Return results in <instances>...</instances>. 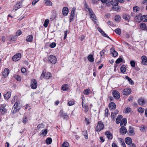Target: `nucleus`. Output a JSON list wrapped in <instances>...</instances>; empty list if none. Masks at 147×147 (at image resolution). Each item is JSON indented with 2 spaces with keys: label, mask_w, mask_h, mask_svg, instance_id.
<instances>
[{
  "label": "nucleus",
  "mask_w": 147,
  "mask_h": 147,
  "mask_svg": "<svg viewBox=\"0 0 147 147\" xmlns=\"http://www.w3.org/2000/svg\"><path fill=\"white\" fill-rule=\"evenodd\" d=\"M22 105L19 101H16L14 104L11 110V112L15 113L21 108Z\"/></svg>",
  "instance_id": "obj_1"
},
{
  "label": "nucleus",
  "mask_w": 147,
  "mask_h": 147,
  "mask_svg": "<svg viewBox=\"0 0 147 147\" xmlns=\"http://www.w3.org/2000/svg\"><path fill=\"white\" fill-rule=\"evenodd\" d=\"M86 8L88 9L89 12V13L90 16V18L95 23H96V20L97 19H96L95 15L94 14L92 10L91 9L89 8L88 7H87Z\"/></svg>",
  "instance_id": "obj_2"
},
{
  "label": "nucleus",
  "mask_w": 147,
  "mask_h": 147,
  "mask_svg": "<svg viewBox=\"0 0 147 147\" xmlns=\"http://www.w3.org/2000/svg\"><path fill=\"white\" fill-rule=\"evenodd\" d=\"M47 59V61L53 64H55L57 61V59L54 55H50L48 57Z\"/></svg>",
  "instance_id": "obj_3"
},
{
  "label": "nucleus",
  "mask_w": 147,
  "mask_h": 147,
  "mask_svg": "<svg viewBox=\"0 0 147 147\" xmlns=\"http://www.w3.org/2000/svg\"><path fill=\"white\" fill-rule=\"evenodd\" d=\"M104 127V126L103 123L101 121H99L96 127V130L97 131H100L102 130Z\"/></svg>",
  "instance_id": "obj_4"
},
{
  "label": "nucleus",
  "mask_w": 147,
  "mask_h": 147,
  "mask_svg": "<svg viewBox=\"0 0 147 147\" xmlns=\"http://www.w3.org/2000/svg\"><path fill=\"white\" fill-rule=\"evenodd\" d=\"M51 76V74L50 73L47 72L45 74L43 71L40 76V78L41 79L44 78L45 79H49Z\"/></svg>",
  "instance_id": "obj_5"
},
{
  "label": "nucleus",
  "mask_w": 147,
  "mask_h": 147,
  "mask_svg": "<svg viewBox=\"0 0 147 147\" xmlns=\"http://www.w3.org/2000/svg\"><path fill=\"white\" fill-rule=\"evenodd\" d=\"M30 86L31 88L33 89H35L37 88V82L36 80L33 79L32 80Z\"/></svg>",
  "instance_id": "obj_6"
},
{
  "label": "nucleus",
  "mask_w": 147,
  "mask_h": 147,
  "mask_svg": "<svg viewBox=\"0 0 147 147\" xmlns=\"http://www.w3.org/2000/svg\"><path fill=\"white\" fill-rule=\"evenodd\" d=\"M22 1H20L17 3L13 7V9L15 11H16L18 9L22 7Z\"/></svg>",
  "instance_id": "obj_7"
},
{
  "label": "nucleus",
  "mask_w": 147,
  "mask_h": 147,
  "mask_svg": "<svg viewBox=\"0 0 147 147\" xmlns=\"http://www.w3.org/2000/svg\"><path fill=\"white\" fill-rule=\"evenodd\" d=\"M21 57V55L20 53H18L14 55L12 59L13 61H16L20 60Z\"/></svg>",
  "instance_id": "obj_8"
},
{
  "label": "nucleus",
  "mask_w": 147,
  "mask_h": 147,
  "mask_svg": "<svg viewBox=\"0 0 147 147\" xmlns=\"http://www.w3.org/2000/svg\"><path fill=\"white\" fill-rule=\"evenodd\" d=\"M97 30L102 35L106 37H107L109 38L110 40L113 41L112 39H111L110 37H109L104 32V31L101 29L100 28L98 27L97 28Z\"/></svg>",
  "instance_id": "obj_9"
},
{
  "label": "nucleus",
  "mask_w": 147,
  "mask_h": 147,
  "mask_svg": "<svg viewBox=\"0 0 147 147\" xmlns=\"http://www.w3.org/2000/svg\"><path fill=\"white\" fill-rule=\"evenodd\" d=\"M113 97L116 99H118L120 97V94L117 90H114L112 92Z\"/></svg>",
  "instance_id": "obj_10"
},
{
  "label": "nucleus",
  "mask_w": 147,
  "mask_h": 147,
  "mask_svg": "<svg viewBox=\"0 0 147 147\" xmlns=\"http://www.w3.org/2000/svg\"><path fill=\"white\" fill-rule=\"evenodd\" d=\"M75 9L74 8H73L72 9L71 13V14L70 16L69 17V20L70 22H71V21H72L75 18Z\"/></svg>",
  "instance_id": "obj_11"
},
{
  "label": "nucleus",
  "mask_w": 147,
  "mask_h": 147,
  "mask_svg": "<svg viewBox=\"0 0 147 147\" xmlns=\"http://www.w3.org/2000/svg\"><path fill=\"white\" fill-rule=\"evenodd\" d=\"M9 71L8 68H5L3 72H2V76L3 77L5 78L8 75Z\"/></svg>",
  "instance_id": "obj_12"
},
{
  "label": "nucleus",
  "mask_w": 147,
  "mask_h": 147,
  "mask_svg": "<svg viewBox=\"0 0 147 147\" xmlns=\"http://www.w3.org/2000/svg\"><path fill=\"white\" fill-rule=\"evenodd\" d=\"M60 113V114H61V116L63 117L64 119L67 120L69 119V115L65 113H63V110H61Z\"/></svg>",
  "instance_id": "obj_13"
},
{
  "label": "nucleus",
  "mask_w": 147,
  "mask_h": 147,
  "mask_svg": "<svg viewBox=\"0 0 147 147\" xmlns=\"http://www.w3.org/2000/svg\"><path fill=\"white\" fill-rule=\"evenodd\" d=\"M142 60V64L144 65H147V57L145 55H143L141 57Z\"/></svg>",
  "instance_id": "obj_14"
},
{
  "label": "nucleus",
  "mask_w": 147,
  "mask_h": 147,
  "mask_svg": "<svg viewBox=\"0 0 147 147\" xmlns=\"http://www.w3.org/2000/svg\"><path fill=\"white\" fill-rule=\"evenodd\" d=\"M131 92V89L130 88H127L123 90V93L124 95H127L129 94Z\"/></svg>",
  "instance_id": "obj_15"
},
{
  "label": "nucleus",
  "mask_w": 147,
  "mask_h": 147,
  "mask_svg": "<svg viewBox=\"0 0 147 147\" xmlns=\"http://www.w3.org/2000/svg\"><path fill=\"white\" fill-rule=\"evenodd\" d=\"M128 132L129 134V136H134L135 134L133 127L131 126L129 127V129Z\"/></svg>",
  "instance_id": "obj_16"
},
{
  "label": "nucleus",
  "mask_w": 147,
  "mask_h": 147,
  "mask_svg": "<svg viewBox=\"0 0 147 147\" xmlns=\"http://www.w3.org/2000/svg\"><path fill=\"white\" fill-rule=\"evenodd\" d=\"M109 108L111 110H114L116 108V105L115 103L113 102L110 103L109 105Z\"/></svg>",
  "instance_id": "obj_17"
},
{
  "label": "nucleus",
  "mask_w": 147,
  "mask_h": 147,
  "mask_svg": "<svg viewBox=\"0 0 147 147\" xmlns=\"http://www.w3.org/2000/svg\"><path fill=\"white\" fill-rule=\"evenodd\" d=\"M121 127L119 129L120 134L122 135L125 134L127 132L126 128L124 126H121Z\"/></svg>",
  "instance_id": "obj_18"
},
{
  "label": "nucleus",
  "mask_w": 147,
  "mask_h": 147,
  "mask_svg": "<svg viewBox=\"0 0 147 147\" xmlns=\"http://www.w3.org/2000/svg\"><path fill=\"white\" fill-rule=\"evenodd\" d=\"M69 12V9L67 7H64L62 9V13L63 15L66 16Z\"/></svg>",
  "instance_id": "obj_19"
},
{
  "label": "nucleus",
  "mask_w": 147,
  "mask_h": 147,
  "mask_svg": "<svg viewBox=\"0 0 147 147\" xmlns=\"http://www.w3.org/2000/svg\"><path fill=\"white\" fill-rule=\"evenodd\" d=\"M110 51L111 53L112 54V55L113 57H115L118 55L117 52L115 50L114 48L113 47L111 48Z\"/></svg>",
  "instance_id": "obj_20"
},
{
  "label": "nucleus",
  "mask_w": 147,
  "mask_h": 147,
  "mask_svg": "<svg viewBox=\"0 0 147 147\" xmlns=\"http://www.w3.org/2000/svg\"><path fill=\"white\" fill-rule=\"evenodd\" d=\"M125 141L126 144L128 145L131 144L132 142L131 139L129 137H127L125 138Z\"/></svg>",
  "instance_id": "obj_21"
},
{
  "label": "nucleus",
  "mask_w": 147,
  "mask_h": 147,
  "mask_svg": "<svg viewBox=\"0 0 147 147\" xmlns=\"http://www.w3.org/2000/svg\"><path fill=\"white\" fill-rule=\"evenodd\" d=\"M140 27L141 29L144 30H147V26L144 23H142L140 24Z\"/></svg>",
  "instance_id": "obj_22"
},
{
  "label": "nucleus",
  "mask_w": 147,
  "mask_h": 147,
  "mask_svg": "<svg viewBox=\"0 0 147 147\" xmlns=\"http://www.w3.org/2000/svg\"><path fill=\"white\" fill-rule=\"evenodd\" d=\"M138 102L139 105H142L145 103V102L144 98H139L138 100Z\"/></svg>",
  "instance_id": "obj_23"
},
{
  "label": "nucleus",
  "mask_w": 147,
  "mask_h": 147,
  "mask_svg": "<svg viewBox=\"0 0 147 147\" xmlns=\"http://www.w3.org/2000/svg\"><path fill=\"white\" fill-rule=\"evenodd\" d=\"M108 139L111 140L113 138V135L110 131H108L105 133Z\"/></svg>",
  "instance_id": "obj_24"
},
{
  "label": "nucleus",
  "mask_w": 147,
  "mask_h": 147,
  "mask_svg": "<svg viewBox=\"0 0 147 147\" xmlns=\"http://www.w3.org/2000/svg\"><path fill=\"white\" fill-rule=\"evenodd\" d=\"M123 18L126 20L129 21V20L130 19V16L128 14L124 13L123 14L122 16Z\"/></svg>",
  "instance_id": "obj_25"
},
{
  "label": "nucleus",
  "mask_w": 147,
  "mask_h": 147,
  "mask_svg": "<svg viewBox=\"0 0 147 147\" xmlns=\"http://www.w3.org/2000/svg\"><path fill=\"white\" fill-rule=\"evenodd\" d=\"M11 95V92H7L6 94H4L3 96L5 99L8 100L10 97Z\"/></svg>",
  "instance_id": "obj_26"
},
{
  "label": "nucleus",
  "mask_w": 147,
  "mask_h": 147,
  "mask_svg": "<svg viewBox=\"0 0 147 147\" xmlns=\"http://www.w3.org/2000/svg\"><path fill=\"white\" fill-rule=\"evenodd\" d=\"M69 88L68 87L67 84H65L63 85L61 87V89L63 91H67L69 90Z\"/></svg>",
  "instance_id": "obj_27"
},
{
  "label": "nucleus",
  "mask_w": 147,
  "mask_h": 147,
  "mask_svg": "<svg viewBox=\"0 0 147 147\" xmlns=\"http://www.w3.org/2000/svg\"><path fill=\"white\" fill-rule=\"evenodd\" d=\"M111 4L112 6H118L119 3L117 0H112L111 1Z\"/></svg>",
  "instance_id": "obj_28"
},
{
  "label": "nucleus",
  "mask_w": 147,
  "mask_h": 147,
  "mask_svg": "<svg viewBox=\"0 0 147 147\" xmlns=\"http://www.w3.org/2000/svg\"><path fill=\"white\" fill-rule=\"evenodd\" d=\"M127 123V119L125 118L123 119L121 122L120 125L121 126H125Z\"/></svg>",
  "instance_id": "obj_29"
},
{
  "label": "nucleus",
  "mask_w": 147,
  "mask_h": 147,
  "mask_svg": "<svg viewBox=\"0 0 147 147\" xmlns=\"http://www.w3.org/2000/svg\"><path fill=\"white\" fill-rule=\"evenodd\" d=\"M88 60L90 62H92L94 61V58L92 55H90L87 57Z\"/></svg>",
  "instance_id": "obj_30"
},
{
  "label": "nucleus",
  "mask_w": 147,
  "mask_h": 147,
  "mask_svg": "<svg viewBox=\"0 0 147 147\" xmlns=\"http://www.w3.org/2000/svg\"><path fill=\"white\" fill-rule=\"evenodd\" d=\"M122 116L121 115H119L117 116L116 120V123L117 124H119L120 123V121L122 118Z\"/></svg>",
  "instance_id": "obj_31"
},
{
  "label": "nucleus",
  "mask_w": 147,
  "mask_h": 147,
  "mask_svg": "<svg viewBox=\"0 0 147 147\" xmlns=\"http://www.w3.org/2000/svg\"><path fill=\"white\" fill-rule=\"evenodd\" d=\"M33 36L32 35H28L27 38L26 39V40L28 42H31L32 40Z\"/></svg>",
  "instance_id": "obj_32"
},
{
  "label": "nucleus",
  "mask_w": 147,
  "mask_h": 147,
  "mask_svg": "<svg viewBox=\"0 0 147 147\" xmlns=\"http://www.w3.org/2000/svg\"><path fill=\"white\" fill-rule=\"evenodd\" d=\"M126 68L125 66L124 65H122L120 67V70L121 72L124 73L125 72Z\"/></svg>",
  "instance_id": "obj_33"
},
{
  "label": "nucleus",
  "mask_w": 147,
  "mask_h": 147,
  "mask_svg": "<svg viewBox=\"0 0 147 147\" xmlns=\"http://www.w3.org/2000/svg\"><path fill=\"white\" fill-rule=\"evenodd\" d=\"M10 40L12 41L16 40L17 38V34H16L15 35H11L10 36Z\"/></svg>",
  "instance_id": "obj_34"
},
{
  "label": "nucleus",
  "mask_w": 147,
  "mask_h": 147,
  "mask_svg": "<svg viewBox=\"0 0 147 147\" xmlns=\"http://www.w3.org/2000/svg\"><path fill=\"white\" fill-rule=\"evenodd\" d=\"M44 2L47 6H52V3L49 0H45Z\"/></svg>",
  "instance_id": "obj_35"
},
{
  "label": "nucleus",
  "mask_w": 147,
  "mask_h": 147,
  "mask_svg": "<svg viewBox=\"0 0 147 147\" xmlns=\"http://www.w3.org/2000/svg\"><path fill=\"white\" fill-rule=\"evenodd\" d=\"M140 19L143 22H147V15H143L141 17Z\"/></svg>",
  "instance_id": "obj_36"
},
{
  "label": "nucleus",
  "mask_w": 147,
  "mask_h": 147,
  "mask_svg": "<svg viewBox=\"0 0 147 147\" xmlns=\"http://www.w3.org/2000/svg\"><path fill=\"white\" fill-rule=\"evenodd\" d=\"M121 19V17L119 15H116L115 17V20L117 22H120Z\"/></svg>",
  "instance_id": "obj_37"
},
{
  "label": "nucleus",
  "mask_w": 147,
  "mask_h": 147,
  "mask_svg": "<svg viewBox=\"0 0 147 147\" xmlns=\"http://www.w3.org/2000/svg\"><path fill=\"white\" fill-rule=\"evenodd\" d=\"M0 111L2 115H3L6 111V109L3 107H1L0 108Z\"/></svg>",
  "instance_id": "obj_38"
},
{
  "label": "nucleus",
  "mask_w": 147,
  "mask_h": 147,
  "mask_svg": "<svg viewBox=\"0 0 147 147\" xmlns=\"http://www.w3.org/2000/svg\"><path fill=\"white\" fill-rule=\"evenodd\" d=\"M52 139L50 138H47L46 140V143L48 145L51 144L52 143Z\"/></svg>",
  "instance_id": "obj_39"
},
{
  "label": "nucleus",
  "mask_w": 147,
  "mask_h": 147,
  "mask_svg": "<svg viewBox=\"0 0 147 147\" xmlns=\"http://www.w3.org/2000/svg\"><path fill=\"white\" fill-rule=\"evenodd\" d=\"M125 78L126 79H127L128 81L129 82V83L131 85H133L134 84V82L132 80V79L129 78V77L126 76L125 77Z\"/></svg>",
  "instance_id": "obj_40"
},
{
  "label": "nucleus",
  "mask_w": 147,
  "mask_h": 147,
  "mask_svg": "<svg viewBox=\"0 0 147 147\" xmlns=\"http://www.w3.org/2000/svg\"><path fill=\"white\" fill-rule=\"evenodd\" d=\"M133 9L134 12H137L139 10L140 8L137 6H135L133 7Z\"/></svg>",
  "instance_id": "obj_41"
},
{
  "label": "nucleus",
  "mask_w": 147,
  "mask_h": 147,
  "mask_svg": "<svg viewBox=\"0 0 147 147\" xmlns=\"http://www.w3.org/2000/svg\"><path fill=\"white\" fill-rule=\"evenodd\" d=\"M138 111L140 113H144V108L140 107L138 109Z\"/></svg>",
  "instance_id": "obj_42"
},
{
  "label": "nucleus",
  "mask_w": 147,
  "mask_h": 147,
  "mask_svg": "<svg viewBox=\"0 0 147 147\" xmlns=\"http://www.w3.org/2000/svg\"><path fill=\"white\" fill-rule=\"evenodd\" d=\"M112 9L115 11H119L120 9V7L119 6H118L117 7L113 6L112 7Z\"/></svg>",
  "instance_id": "obj_43"
},
{
  "label": "nucleus",
  "mask_w": 147,
  "mask_h": 147,
  "mask_svg": "<svg viewBox=\"0 0 147 147\" xmlns=\"http://www.w3.org/2000/svg\"><path fill=\"white\" fill-rule=\"evenodd\" d=\"M105 50H102L100 53V55L101 58H103L104 57V53L105 52Z\"/></svg>",
  "instance_id": "obj_44"
},
{
  "label": "nucleus",
  "mask_w": 147,
  "mask_h": 147,
  "mask_svg": "<svg viewBox=\"0 0 147 147\" xmlns=\"http://www.w3.org/2000/svg\"><path fill=\"white\" fill-rule=\"evenodd\" d=\"M131 111V109L130 108H127L124 111V113H128L130 112Z\"/></svg>",
  "instance_id": "obj_45"
},
{
  "label": "nucleus",
  "mask_w": 147,
  "mask_h": 147,
  "mask_svg": "<svg viewBox=\"0 0 147 147\" xmlns=\"http://www.w3.org/2000/svg\"><path fill=\"white\" fill-rule=\"evenodd\" d=\"M49 22V20L48 19H47L45 20L44 23L43 24L44 26L45 27H47Z\"/></svg>",
  "instance_id": "obj_46"
},
{
  "label": "nucleus",
  "mask_w": 147,
  "mask_h": 147,
  "mask_svg": "<svg viewBox=\"0 0 147 147\" xmlns=\"http://www.w3.org/2000/svg\"><path fill=\"white\" fill-rule=\"evenodd\" d=\"M44 124L43 123L40 124L38 125L37 128L38 130H39L40 129L44 128Z\"/></svg>",
  "instance_id": "obj_47"
},
{
  "label": "nucleus",
  "mask_w": 147,
  "mask_h": 147,
  "mask_svg": "<svg viewBox=\"0 0 147 147\" xmlns=\"http://www.w3.org/2000/svg\"><path fill=\"white\" fill-rule=\"evenodd\" d=\"M69 146V143L67 142L63 143L62 145V147H68Z\"/></svg>",
  "instance_id": "obj_48"
},
{
  "label": "nucleus",
  "mask_w": 147,
  "mask_h": 147,
  "mask_svg": "<svg viewBox=\"0 0 147 147\" xmlns=\"http://www.w3.org/2000/svg\"><path fill=\"white\" fill-rule=\"evenodd\" d=\"M14 78L18 81H20L21 80V77L19 75L15 76Z\"/></svg>",
  "instance_id": "obj_49"
},
{
  "label": "nucleus",
  "mask_w": 147,
  "mask_h": 147,
  "mask_svg": "<svg viewBox=\"0 0 147 147\" xmlns=\"http://www.w3.org/2000/svg\"><path fill=\"white\" fill-rule=\"evenodd\" d=\"M115 32L117 34L119 35L121 34V29L120 28H117L115 30Z\"/></svg>",
  "instance_id": "obj_50"
},
{
  "label": "nucleus",
  "mask_w": 147,
  "mask_h": 147,
  "mask_svg": "<svg viewBox=\"0 0 147 147\" xmlns=\"http://www.w3.org/2000/svg\"><path fill=\"white\" fill-rule=\"evenodd\" d=\"M90 90L89 89H86L83 91V93L84 94L87 95L89 94V91Z\"/></svg>",
  "instance_id": "obj_51"
},
{
  "label": "nucleus",
  "mask_w": 147,
  "mask_h": 147,
  "mask_svg": "<svg viewBox=\"0 0 147 147\" xmlns=\"http://www.w3.org/2000/svg\"><path fill=\"white\" fill-rule=\"evenodd\" d=\"M56 44L55 42H53L49 45V47L51 48H53L56 47Z\"/></svg>",
  "instance_id": "obj_52"
},
{
  "label": "nucleus",
  "mask_w": 147,
  "mask_h": 147,
  "mask_svg": "<svg viewBox=\"0 0 147 147\" xmlns=\"http://www.w3.org/2000/svg\"><path fill=\"white\" fill-rule=\"evenodd\" d=\"M130 64L131 65V66L133 67H134L135 66V62L133 61L132 60L130 61Z\"/></svg>",
  "instance_id": "obj_53"
},
{
  "label": "nucleus",
  "mask_w": 147,
  "mask_h": 147,
  "mask_svg": "<svg viewBox=\"0 0 147 147\" xmlns=\"http://www.w3.org/2000/svg\"><path fill=\"white\" fill-rule=\"evenodd\" d=\"M111 118L113 121H115V118L116 117V115H115V114L113 112H111Z\"/></svg>",
  "instance_id": "obj_54"
},
{
  "label": "nucleus",
  "mask_w": 147,
  "mask_h": 147,
  "mask_svg": "<svg viewBox=\"0 0 147 147\" xmlns=\"http://www.w3.org/2000/svg\"><path fill=\"white\" fill-rule=\"evenodd\" d=\"M123 61V59L121 58H119L117 59L116 61L117 64H118Z\"/></svg>",
  "instance_id": "obj_55"
},
{
  "label": "nucleus",
  "mask_w": 147,
  "mask_h": 147,
  "mask_svg": "<svg viewBox=\"0 0 147 147\" xmlns=\"http://www.w3.org/2000/svg\"><path fill=\"white\" fill-rule=\"evenodd\" d=\"M47 133V129H45L44 130H42V134L44 136H45L46 135Z\"/></svg>",
  "instance_id": "obj_56"
},
{
  "label": "nucleus",
  "mask_w": 147,
  "mask_h": 147,
  "mask_svg": "<svg viewBox=\"0 0 147 147\" xmlns=\"http://www.w3.org/2000/svg\"><path fill=\"white\" fill-rule=\"evenodd\" d=\"M109 115V110L108 108H106L105 109V117H107Z\"/></svg>",
  "instance_id": "obj_57"
},
{
  "label": "nucleus",
  "mask_w": 147,
  "mask_h": 147,
  "mask_svg": "<svg viewBox=\"0 0 147 147\" xmlns=\"http://www.w3.org/2000/svg\"><path fill=\"white\" fill-rule=\"evenodd\" d=\"M28 118L27 117L23 118L22 122L24 123H26L28 121Z\"/></svg>",
  "instance_id": "obj_58"
},
{
  "label": "nucleus",
  "mask_w": 147,
  "mask_h": 147,
  "mask_svg": "<svg viewBox=\"0 0 147 147\" xmlns=\"http://www.w3.org/2000/svg\"><path fill=\"white\" fill-rule=\"evenodd\" d=\"M75 104V102L74 101H70L68 102V104L69 106H71L74 105Z\"/></svg>",
  "instance_id": "obj_59"
},
{
  "label": "nucleus",
  "mask_w": 147,
  "mask_h": 147,
  "mask_svg": "<svg viewBox=\"0 0 147 147\" xmlns=\"http://www.w3.org/2000/svg\"><path fill=\"white\" fill-rule=\"evenodd\" d=\"M82 107L83 108H85V112H87L88 111V109H89L88 107V105H84V106H82Z\"/></svg>",
  "instance_id": "obj_60"
},
{
  "label": "nucleus",
  "mask_w": 147,
  "mask_h": 147,
  "mask_svg": "<svg viewBox=\"0 0 147 147\" xmlns=\"http://www.w3.org/2000/svg\"><path fill=\"white\" fill-rule=\"evenodd\" d=\"M22 33L21 31L20 30H18L16 33V34H17V36L20 35Z\"/></svg>",
  "instance_id": "obj_61"
},
{
  "label": "nucleus",
  "mask_w": 147,
  "mask_h": 147,
  "mask_svg": "<svg viewBox=\"0 0 147 147\" xmlns=\"http://www.w3.org/2000/svg\"><path fill=\"white\" fill-rule=\"evenodd\" d=\"M92 3L93 4H98V0H91Z\"/></svg>",
  "instance_id": "obj_62"
},
{
  "label": "nucleus",
  "mask_w": 147,
  "mask_h": 147,
  "mask_svg": "<svg viewBox=\"0 0 147 147\" xmlns=\"http://www.w3.org/2000/svg\"><path fill=\"white\" fill-rule=\"evenodd\" d=\"M68 32V31L67 30L65 31L64 32V39H65L67 37V33Z\"/></svg>",
  "instance_id": "obj_63"
},
{
  "label": "nucleus",
  "mask_w": 147,
  "mask_h": 147,
  "mask_svg": "<svg viewBox=\"0 0 147 147\" xmlns=\"http://www.w3.org/2000/svg\"><path fill=\"white\" fill-rule=\"evenodd\" d=\"M121 142L122 143L121 145L123 146V147H126L125 146V143L124 142V141L123 140H121Z\"/></svg>",
  "instance_id": "obj_64"
}]
</instances>
